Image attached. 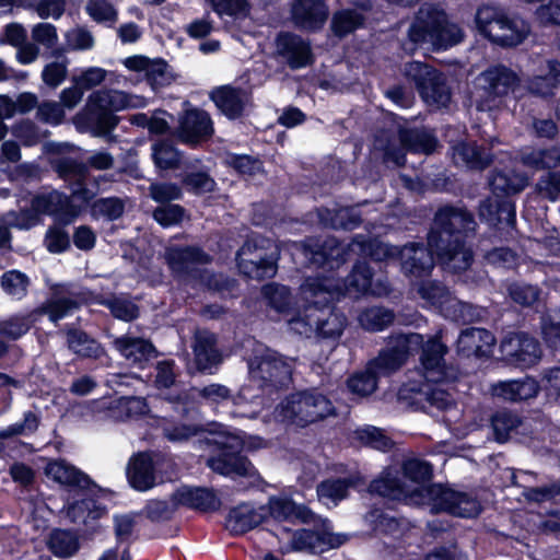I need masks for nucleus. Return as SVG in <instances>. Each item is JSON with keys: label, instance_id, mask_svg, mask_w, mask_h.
<instances>
[{"label": "nucleus", "instance_id": "nucleus-15", "mask_svg": "<svg viewBox=\"0 0 560 560\" xmlns=\"http://www.w3.org/2000/svg\"><path fill=\"white\" fill-rule=\"evenodd\" d=\"M324 287L330 289L340 288L341 295H359L370 293L375 296L387 295L389 292L388 285L385 281H372V273L366 264H358L354 266L351 275L347 281L335 280L332 277H318Z\"/></svg>", "mask_w": 560, "mask_h": 560}, {"label": "nucleus", "instance_id": "nucleus-21", "mask_svg": "<svg viewBox=\"0 0 560 560\" xmlns=\"http://www.w3.org/2000/svg\"><path fill=\"white\" fill-rule=\"evenodd\" d=\"M51 298L38 310L48 314L51 322H58L70 315L79 307L80 300L75 291L69 285L56 284L51 288Z\"/></svg>", "mask_w": 560, "mask_h": 560}, {"label": "nucleus", "instance_id": "nucleus-54", "mask_svg": "<svg viewBox=\"0 0 560 560\" xmlns=\"http://www.w3.org/2000/svg\"><path fill=\"white\" fill-rule=\"evenodd\" d=\"M2 289L15 299H21L26 294L28 279L16 270L5 272L1 279Z\"/></svg>", "mask_w": 560, "mask_h": 560}, {"label": "nucleus", "instance_id": "nucleus-35", "mask_svg": "<svg viewBox=\"0 0 560 560\" xmlns=\"http://www.w3.org/2000/svg\"><path fill=\"white\" fill-rule=\"evenodd\" d=\"M453 160L470 168H483L489 164L491 155L472 143H459L453 148Z\"/></svg>", "mask_w": 560, "mask_h": 560}, {"label": "nucleus", "instance_id": "nucleus-29", "mask_svg": "<svg viewBox=\"0 0 560 560\" xmlns=\"http://www.w3.org/2000/svg\"><path fill=\"white\" fill-rule=\"evenodd\" d=\"M211 98L217 107L229 118L238 117L248 101L247 94L240 89L221 86L212 91Z\"/></svg>", "mask_w": 560, "mask_h": 560}, {"label": "nucleus", "instance_id": "nucleus-42", "mask_svg": "<svg viewBox=\"0 0 560 560\" xmlns=\"http://www.w3.org/2000/svg\"><path fill=\"white\" fill-rule=\"evenodd\" d=\"M67 517L73 523H86L88 518H96L101 510L94 500L82 497L65 508Z\"/></svg>", "mask_w": 560, "mask_h": 560}, {"label": "nucleus", "instance_id": "nucleus-40", "mask_svg": "<svg viewBox=\"0 0 560 560\" xmlns=\"http://www.w3.org/2000/svg\"><path fill=\"white\" fill-rule=\"evenodd\" d=\"M349 482L345 479L326 480L317 487L318 500L327 506H335L348 494Z\"/></svg>", "mask_w": 560, "mask_h": 560}, {"label": "nucleus", "instance_id": "nucleus-28", "mask_svg": "<svg viewBox=\"0 0 560 560\" xmlns=\"http://www.w3.org/2000/svg\"><path fill=\"white\" fill-rule=\"evenodd\" d=\"M45 475L60 485L75 487L81 490L88 489L91 485L86 475L63 460L49 462L45 467Z\"/></svg>", "mask_w": 560, "mask_h": 560}, {"label": "nucleus", "instance_id": "nucleus-27", "mask_svg": "<svg viewBox=\"0 0 560 560\" xmlns=\"http://www.w3.org/2000/svg\"><path fill=\"white\" fill-rule=\"evenodd\" d=\"M127 478L130 486L139 491H147L155 485L153 462L149 454L135 455L127 467Z\"/></svg>", "mask_w": 560, "mask_h": 560}, {"label": "nucleus", "instance_id": "nucleus-23", "mask_svg": "<svg viewBox=\"0 0 560 560\" xmlns=\"http://www.w3.org/2000/svg\"><path fill=\"white\" fill-rule=\"evenodd\" d=\"M212 132V121L203 110H188L180 119L179 138L183 142L195 144L208 139Z\"/></svg>", "mask_w": 560, "mask_h": 560}, {"label": "nucleus", "instance_id": "nucleus-31", "mask_svg": "<svg viewBox=\"0 0 560 560\" xmlns=\"http://www.w3.org/2000/svg\"><path fill=\"white\" fill-rule=\"evenodd\" d=\"M115 348L131 364L141 365L155 355L154 347L147 340L124 336L115 339Z\"/></svg>", "mask_w": 560, "mask_h": 560}, {"label": "nucleus", "instance_id": "nucleus-2", "mask_svg": "<svg viewBox=\"0 0 560 560\" xmlns=\"http://www.w3.org/2000/svg\"><path fill=\"white\" fill-rule=\"evenodd\" d=\"M476 223L472 215L463 209L443 208L434 219V226L429 234L428 245L430 249L415 244L406 245L398 250L377 240L365 241L358 236L348 245V252L370 256L375 260H383L399 254L401 269L407 276L423 277L433 266L432 254L435 253L444 268L454 272L466 270L472 260V254L464 245L463 233L475 230Z\"/></svg>", "mask_w": 560, "mask_h": 560}, {"label": "nucleus", "instance_id": "nucleus-57", "mask_svg": "<svg viewBox=\"0 0 560 560\" xmlns=\"http://www.w3.org/2000/svg\"><path fill=\"white\" fill-rule=\"evenodd\" d=\"M174 80V74L165 60L154 58L149 75V84L153 90L166 86Z\"/></svg>", "mask_w": 560, "mask_h": 560}, {"label": "nucleus", "instance_id": "nucleus-48", "mask_svg": "<svg viewBox=\"0 0 560 560\" xmlns=\"http://www.w3.org/2000/svg\"><path fill=\"white\" fill-rule=\"evenodd\" d=\"M520 424L518 418L508 411H499L491 419V427L495 440L500 443L509 439L510 433Z\"/></svg>", "mask_w": 560, "mask_h": 560}, {"label": "nucleus", "instance_id": "nucleus-37", "mask_svg": "<svg viewBox=\"0 0 560 560\" xmlns=\"http://www.w3.org/2000/svg\"><path fill=\"white\" fill-rule=\"evenodd\" d=\"M527 176L505 172H497L490 180L492 192L497 197H499L500 194L510 195L520 192L527 186Z\"/></svg>", "mask_w": 560, "mask_h": 560}, {"label": "nucleus", "instance_id": "nucleus-16", "mask_svg": "<svg viewBox=\"0 0 560 560\" xmlns=\"http://www.w3.org/2000/svg\"><path fill=\"white\" fill-rule=\"evenodd\" d=\"M418 293L424 301L425 306L434 307L444 317L452 320L468 319L470 305L458 301L440 283L433 281L422 282L418 288Z\"/></svg>", "mask_w": 560, "mask_h": 560}, {"label": "nucleus", "instance_id": "nucleus-56", "mask_svg": "<svg viewBox=\"0 0 560 560\" xmlns=\"http://www.w3.org/2000/svg\"><path fill=\"white\" fill-rule=\"evenodd\" d=\"M37 118L48 125L58 126L60 125L65 117V108L59 102L55 101H44L37 106Z\"/></svg>", "mask_w": 560, "mask_h": 560}, {"label": "nucleus", "instance_id": "nucleus-53", "mask_svg": "<svg viewBox=\"0 0 560 560\" xmlns=\"http://www.w3.org/2000/svg\"><path fill=\"white\" fill-rule=\"evenodd\" d=\"M32 323V314L12 316L8 320L0 322V335L18 339L28 331Z\"/></svg>", "mask_w": 560, "mask_h": 560}, {"label": "nucleus", "instance_id": "nucleus-36", "mask_svg": "<svg viewBox=\"0 0 560 560\" xmlns=\"http://www.w3.org/2000/svg\"><path fill=\"white\" fill-rule=\"evenodd\" d=\"M547 73L536 75L529 83L530 92L547 96L560 85V63L549 60L546 62Z\"/></svg>", "mask_w": 560, "mask_h": 560}, {"label": "nucleus", "instance_id": "nucleus-33", "mask_svg": "<svg viewBox=\"0 0 560 560\" xmlns=\"http://www.w3.org/2000/svg\"><path fill=\"white\" fill-rule=\"evenodd\" d=\"M479 215L490 224L502 221H505L508 224H513L515 222V208L510 200L489 198L481 202Z\"/></svg>", "mask_w": 560, "mask_h": 560}, {"label": "nucleus", "instance_id": "nucleus-14", "mask_svg": "<svg viewBox=\"0 0 560 560\" xmlns=\"http://www.w3.org/2000/svg\"><path fill=\"white\" fill-rule=\"evenodd\" d=\"M404 71L429 106L440 108L448 104L451 94L441 73L419 61L406 63Z\"/></svg>", "mask_w": 560, "mask_h": 560}, {"label": "nucleus", "instance_id": "nucleus-18", "mask_svg": "<svg viewBox=\"0 0 560 560\" xmlns=\"http://www.w3.org/2000/svg\"><path fill=\"white\" fill-rule=\"evenodd\" d=\"M292 21L305 31L320 30L329 15L325 0H295L291 8Z\"/></svg>", "mask_w": 560, "mask_h": 560}, {"label": "nucleus", "instance_id": "nucleus-47", "mask_svg": "<svg viewBox=\"0 0 560 560\" xmlns=\"http://www.w3.org/2000/svg\"><path fill=\"white\" fill-rule=\"evenodd\" d=\"M155 165L161 170L174 168L179 163V153L171 142L161 141L152 147Z\"/></svg>", "mask_w": 560, "mask_h": 560}, {"label": "nucleus", "instance_id": "nucleus-8", "mask_svg": "<svg viewBox=\"0 0 560 560\" xmlns=\"http://www.w3.org/2000/svg\"><path fill=\"white\" fill-rule=\"evenodd\" d=\"M207 444H213L222 453L218 457L208 460L209 467L223 476L255 475L254 466L238 454L241 450H258L265 446V441L258 436H245L240 432H231L223 425H217V430L206 438Z\"/></svg>", "mask_w": 560, "mask_h": 560}, {"label": "nucleus", "instance_id": "nucleus-45", "mask_svg": "<svg viewBox=\"0 0 560 560\" xmlns=\"http://www.w3.org/2000/svg\"><path fill=\"white\" fill-rule=\"evenodd\" d=\"M401 142L411 151L429 154L436 148V139L427 131L413 130L401 133Z\"/></svg>", "mask_w": 560, "mask_h": 560}, {"label": "nucleus", "instance_id": "nucleus-24", "mask_svg": "<svg viewBox=\"0 0 560 560\" xmlns=\"http://www.w3.org/2000/svg\"><path fill=\"white\" fill-rule=\"evenodd\" d=\"M495 343L493 335L482 328L464 330L457 340V351L464 357H488Z\"/></svg>", "mask_w": 560, "mask_h": 560}, {"label": "nucleus", "instance_id": "nucleus-51", "mask_svg": "<svg viewBox=\"0 0 560 560\" xmlns=\"http://www.w3.org/2000/svg\"><path fill=\"white\" fill-rule=\"evenodd\" d=\"M219 16L244 18L249 12L247 0H206Z\"/></svg>", "mask_w": 560, "mask_h": 560}, {"label": "nucleus", "instance_id": "nucleus-58", "mask_svg": "<svg viewBox=\"0 0 560 560\" xmlns=\"http://www.w3.org/2000/svg\"><path fill=\"white\" fill-rule=\"evenodd\" d=\"M124 212V206L117 198H105L95 201L92 206V214L96 218L116 220Z\"/></svg>", "mask_w": 560, "mask_h": 560}, {"label": "nucleus", "instance_id": "nucleus-49", "mask_svg": "<svg viewBox=\"0 0 560 560\" xmlns=\"http://www.w3.org/2000/svg\"><path fill=\"white\" fill-rule=\"evenodd\" d=\"M31 36L33 42L39 47L52 49L59 42L57 27L48 22H39L32 26Z\"/></svg>", "mask_w": 560, "mask_h": 560}, {"label": "nucleus", "instance_id": "nucleus-13", "mask_svg": "<svg viewBox=\"0 0 560 560\" xmlns=\"http://www.w3.org/2000/svg\"><path fill=\"white\" fill-rule=\"evenodd\" d=\"M256 238L247 241L237 252V266L242 273L253 279L271 278L276 275L277 256L271 242Z\"/></svg>", "mask_w": 560, "mask_h": 560}, {"label": "nucleus", "instance_id": "nucleus-19", "mask_svg": "<svg viewBox=\"0 0 560 560\" xmlns=\"http://www.w3.org/2000/svg\"><path fill=\"white\" fill-rule=\"evenodd\" d=\"M276 51L292 69L304 68L312 62L310 43L295 34H280L276 39Z\"/></svg>", "mask_w": 560, "mask_h": 560}, {"label": "nucleus", "instance_id": "nucleus-50", "mask_svg": "<svg viewBox=\"0 0 560 560\" xmlns=\"http://www.w3.org/2000/svg\"><path fill=\"white\" fill-rule=\"evenodd\" d=\"M22 7L33 9L38 18L46 20H59L66 10V0H39L36 2L30 1Z\"/></svg>", "mask_w": 560, "mask_h": 560}, {"label": "nucleus", "instance_id": "nucleus-25", "mask_svg": "<svg viewBox=\"0 0 560 560\" xmlns=\"http://www.w3.org/2000/svg\"><path fill=\"white\" fill-rule=\"evenodd\" d=\"M538 384L532 377L501 381L491 385V395L508 401H521L533 398L538 393Z\"/></svg>", "mask_w": 560, "mask_h": 560}, {"label": "nucleus", "instance_id": "nucleus-6", "mask_svg": "<svg viewBox=\"0 0 560 560\" xmlns=\"http://www.w3.org/2000/svg\"><path fill=\"white\" fill-rule=\"evenodd\" d=\"M253 355L248 358L250 384L243 386L234 400L237 407L233 412L235 417L254 418L259 412L256 407L262 405V397L254 394L253 387L265 393L291 381L294 363L292 359H284L261 343L253 341Z\"/></svg>", "mask_w": 560, "mask_h": 560}, {"label": "nucleus", "instance_id": "nucleus-34", "mask_svg": "<svg viewBox=\"0 0 560 560\" xmlns=\"http://www.w3.org/2000/svg\"><path fill=\"white\" fill-rule=\"evenodd\" d=\"M176 499L180 504L203 511L214 510L219 504L214 493L205 488L183 487L177 490Z\"/></svg>", "mask_w": 560, "mask_h": 560}, {"label": "nucleus", "instance_id": "nucleus-60", "mask_svg": "<svg viewBox=\"0 0 560 560\" xmlns=\"http://www.w3.org/2000/svg\"><path fill=\"white\" fill-rule=\"evenodd\" d=\"M107 71L100 67H90L72 78V82L83 91L100 85L106 79Z\"/></svg>", "mask_w": 560, "mask_h": 560}, {"label": "nucleus", "instance_id": "nucleus-44", "mask_svg": "<svg viewBox=\"0 0 560 560\" xmlns=\"http://www.w3.org/2000/svg\"><path fill=\"white\" fill-rule=\"evenodd\" d=\"M49 549L58 557H70L79 548L75 535L69 530L56 529L48 540Z\"/></svg>", "mask_w": 560, "mask_h": 560}, {"label": "nucleus", "instance_id": "nucleus-10", "mask_svg": "<svg viewBox=\"0 0 560 560\" xmlns=\"http://www.w3.org/2000/svg\"><path fill=\"white\" fill-rule=\"evenodd\" d=\"M334 412L331 401L315 392H300L288 396L273 410L276 422L304 428Z\"/></svg>", "mask_w": 560, "mask_h": 560}, {"label": "nucleus", "instance_id": "nucleus-9", "mask_svg": "<svg viewBox=\"0 0 560 560\" xmlns=\"http://www.w3.org/2000/svg\"><path fill=\"white\" fill-rule=\"evenodd\" d=\"M408 38L415 46L428 43L435 49H446L463 39V32L456 24L447 20L442 10L431 4H424L409 27Z\"/></svg>", "mask_w": 560, "mask_h": 560}, {"label": "nucleus", "instance_id": "nucleus-4", "mask_svg": "<svg viewBox=\"0 0 560 560\" xmlns=\"http://www.w3.org/2000/svg\"><path fill=\"white\" fill-rule=\"evenodd\" d=\"M51 163L61 177L74 182L71 198L59 191L37 196L32 201V210L19 213L8 212L3 219L7 225L27 230L37 223V213L52 214L68 223L79 213L83 205L93 199L96 190L88 187L86 168L82 164L71 156L56 158Z\"/></svg>", "mask_w": 560, "mask_h": 560}, {"label": "nucleus", "instance_id": "nucleus-3", "mask_svg": "<svg viewBox=\"0 0 560 560\" xmlns=\"http://www.w3.org/2000/svg\"><path fill=\"white\" fill-rule=\"evenodd\" d=\"M398 475L392 468L385 469L372 481L370 491L392 500L427 506L432 513L474 517L481 511L480 503L470 494L442 485H429L432 468L427 462L408 459Z\"/></svg>", "mask_w": 560, "mask_h": 560}, {"label": "nucleus", "instance_id": "nucleus-5", "mask_svg": "<svg viewBox=\"0 0 560 560\" xmlns=\"http://www.w3.org/2000/svg\"><path fill=\"white\" fill-rule=\"evenodd\" d=\"M341 289L324 287L318 277H308L301 285V299L310 302L302 317L289 318V328L293 332L311 337L338 338L346 327V317L328 305L340 298Z\"/></svg>", "mask_w": 560, "mask_h": 560}, {"label": "nucleus", "instance_id": "nucleus-61", "mask_svg": "<svg viewBox=\"0 0 560 560\" xmlns=\"http://www.w3.org/2000/svg\"><path fill=\"white\" fill-rule=\"evenodd\" d=\"M65 38L67 46L72 50H88L94 45L91 32L80 26L69 30Z\"/></svg>", "mask_w": 560, "mask_h": 560}, {"label": "nucleus", "instance_id": "nucleus-62", "mask_svg": "<svg viewBox=\"0 0 560 560\" xmlns=\"http://www.w3.org/2000/svg\"><path fill=\"white\" fill-rule=\"evenodd\" d=\"M540 354L541 351L537 341L534 338L525 335L522 341L521 350L517 354L516 364L523 368L530 366L538 362Z\"/></svg>", "mask_w": 560, "mask_h": 560}, {"label": "nucleus", "instance_id": "nucleus-55", "mask_svg": "<svg viewBox=\"0 0 560 560\" xmlns=\"http://www.w3.org/2000/svg\"><path fill=\"white\" fill-rule=\"evenodd\" d=\"M545 150H528L521 156L522 163L534 170L550 168L560 165V154L558 156L546 158Z\"/></svg>", "mask_w": 560, "mask_h": 560}, {"label": "nucleus", "instance_id": "nucleus-30", "mask_svg": "<svg viewBox=\"0 0 560 560\" xmlns=\"http://www.w3.org/2000/svg\"><path fill=\"white\" fill-rule=\"evenodd\" d=\"M194 353L200 371H210L221 362V355L215 349V337L206 330L196 334Z\"/></svg>", "mask_w": 560, "mask_h": 560}, {"label": "nucleus", "instance_id": "nucleus-12", "mask_svg": "<svg viewBox=\"0 0 560 560\" xmlns=\"http://www.w3.org/2000/svg\"><path fill=\"white\" fill-rule=\"evenodd\" d=\"M282 552L302 551L312 553H322L329 549L337 548L345 544L347 536L332 532V527L327 521H323L320 527L316 530L300 529L291 533L282 528L277 534Z\"/></svg>", "mask_w": 560, "mask_h": 560}, {"label": "nucleus", "instance_id": "nucleus-41", "mask_svg": "<svg viewBox=\"0 0 560 560\" xmlns=\"http://www.w3.org/2000/svg\"><path fill=\"white\" fill-rule=\"evenodd\" d=\"M363 24V16L358 10L347 9L336 12L331 20V30L337 36H345Z\"/></svg>", "mask_w": 560, "mask_h": 560}, {"label": "nucleus", "instance_id": "nucleus-63", "mask_svg": "<svg viewBox=\"0 0 560 560\" xmlns=\"http://www.w3.org/2000/svg\"><path fill=\"white\" fill-rule=\"evenodd\" d=\"M153 62L154 58L151 59L144 55H133L121 60V63L127 70L137 73L147 82H149V75Z\"/></svg>", "mask_w": 560, "mask_h": 560}, {"label": "nucleus", "instance_id": "nucleus-39", "mask_svg": "<svg viewBox=\"0 0 560 560\" xmlns=\"http://www.w3.org/2000/svg\"><path fill=\"white\" fill-rule=\"evenodd\" d=\"M86 14L98 24L114 25L118 20V10L110 0H88Z\"/></svg>", "mask_w": 560, "mask_h": 560}, {"label": "nucleus", "instance_id": "nucleus-59", "mask_svg": "<svg viewBox=\"0 0 560 560\" xmlns=\"http://www.w3.org/2000/svg\"><path fill=\"white\" fill-rule=\"evenodd\" d=\"M357 438L373 448L385 451L390 447V440L375 427H364L355 431Z\"/></svg>", "mask_w": 560, "mask_h": 560}, {"label": "nucleus", "instance_id": "nucleus-64", "mask_svg": "<svg viewBox=\"0 0 560 560\" xmlns=\"http://www.w3.org/2000/svg\"><path fill=\"white\" fill-rule=\"evenodd\" d=\"M535 15L541 25H560V0H549L537 8Z\"/></svg>", "mask_w": 560, "mask_h": 560}, {"label": "nucleus", "instance_id": "nucleus-43", "mask_svg": "<svg viewBox=\"0 0 560 560\" xmlns=\"http://www.w3.org/2000/svg\"><path fill=\"white\" fill-rule=\"evenodd\" d=\"M394 320L392 311L384 307H370L359 315L360 325L371 331H378L386 328Z\"/></svg>", "mask_w": 560, "mask_h": 560}, {"label": "nucleus", "instance_id": "nucleus-46", "mask_svg": "<svg viewBox=\"0 0 560 560\" xmlns=\"http://www.w3.org/2000/svg\"><path fill=\"white\" fill-rule=\"evenodd\" d=\"M260 515L247 506L233 510L229 515V526L235 533L247 532L260 523Z\"/></svg>", "mask_w": 560, "mask_h": 560}, {"label": "nucleus", "instance_id": "nucleus-17", "mask_svg": "<svg viewBox=\"0 0 560 560\" xmlns=\"http://www.w3.org/2000/svg\"><path fill=\"white\" fill-rule=\"evenodd\" d=\"M262 295L268 304L280 315L289 325V318L293 316L302 317L304 307L310 302H305L301 299V289L295 298H292L287 287L270 283L262 288Z\"/></svg>", "mask_w": 560, "mask_h": 560}, {"label": "nucleus", "instance_id": "nucleus-20", "mask_svg": "<svg viewBox=\"0 0 560 560\" xmlns=\"http://www.w3.org/2000/svg\"><path fill=\"white\" fill-rule=\"evenodd\" d=\"M95 411H106L114 420H126L147 413L148 405L139 397L103 398L93 402Z\"/></svg>", "mask_w": 560, "mask_h": 560}, {"label": "nucleus", "instance_id": "nucleus-52", "mask_svg": "<svg viewBox=\"0 0 560 560\" xmlns=\"http://www.w3.org/2000/svg\"><path fill=\"white\" fill-rule=\"evenodd\" d=\"M68 60L66 58L54 60L45 65L42 71V80L52 89L59 86L68 74Z\"/></svg>", "mask_w": 560, "mask_h": 560}, {"label": "nucleus", "instance_id": "nucleus-11", "mask_svg": "<svg viewBox=\"0 0 560 560\" xmlns=\"http://www.w3.org/2000/svg\"><path fill=\"white\" fill-rule=\"evenodd\" d=\"M475 21L479 33L500 46H516L529 34V26L524 20L510 18L497 7L479 8Z\"/></svg>", "mask_w": 560, "mask_h": 560}, {"label": "nucleus", "instance_id": "nucleus-22", "mask_svg": "<svg viewBox=\"0 0 560 560\" xmlns=\"http://www.w3.org/2000/svg\"><path fill=\"white\" fill-rule=\"evenodd\" d=\"M517 77L503 66L492 67L478 77V84L489 97H499L515 92Z\"/></svg>", "mask_w": 560, "mask_h": 560}, {"label": "nucleus", "instance_id": "nucleus-7", "mask_svg": "<svg viewBox=\"0 0 560 560\" xmlns=\"http://www.w3.org/2000/svg\"><path fill=\"white\" fill-rule=\"evenodd\" d=\"M145 97L119 90L101 89L88 96L84 108L73 117V124L80 132L104 136L118 124L115 112L143 108Z\"/></svg>", "mask_w": 560, "mask_h": 560}, {"label": "nucleus", "instance_id": "nucleus-38", "mask_svg": "<svg viewBox=\"0 0 560 560\" xmlns=\"http://www.w3.org/2000/svg\"><path fill=\"white\" fill-rule=\"evenodd\" d=\"M68 346L75 354L84 358L97 359L104 353V349L97 341L79 330L68 332Z\"/></svg>", "mask_w": 560, "mask_h": 560}, {"label": "nucleus", "instance_id": "nucleus-32", "mask_svg": "<svg viewBox=\"0 0 560 560\" xmlns=\"http://www.w3.org/2000/svg\"><path fill=\"white\" fill-rule=\"evenodd\" d=\"M166 260L170 268L175 273H184L194 271V266L197 264H206L209 260L208 255L200 252L198 248H175L168 247L166 250Z\"/></svg>", "mask_w": 560, "mask_h": 560}, {"label": "nucleus", "instance_id": "nucleus-1", "mask_svg": "<svg viewBox=\"0 0 560 560\" xmlns=\"http://www.w3.org/2000/svg\"><path fill=\"white\" fill-rule=\"evenodd\" d=\"M421 347V370L418 374L422 381L405 384L398 393L399 398L423 408L428 404L429 407L439 410L451 409L454 405L451 396L444 389L433 386L453 381L457 375L454 368L445 364L444 355L447 348L441 342L440 335L429 339L425 345L420 334L392 337L387 349L368 365L365 372L358 373L348 380L349 390L360 397L372 394L376 389L378 376L388 375L399 369L408 355Z\"/></svg>", "mask_w": 560, "mask_h": 560}, {"label": "nucleus", "instance_id": "nucleus-26", "mask_svg": "<svg viewBox=\"0 0 560 560\" xmlns=\"http://www.w3.org/2000/svg\"><path fill=\"white\" fill-rule=\"evenodd\" d=\"M270 515L279 521L313 523L316 515L305 505L295 504L287 495L271 497L268 502Z\"/></svg>", "mask_w": 560, "mask_h": 560}]
</instances>
